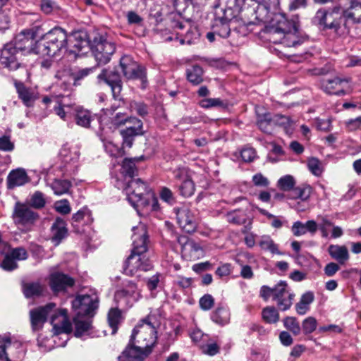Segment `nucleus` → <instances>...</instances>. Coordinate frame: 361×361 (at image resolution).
<instances>
[{"label": "nucleus", "mask_w": 361, "mask_h": 361, "mask_svg": "<svg viewBox=\"0 0 361 361\" xmlns=\"http://www.w3.org/2000/svg\"><path fill=\"white\" fill-rule=\"evenodd\" d=\"M45 203L46 201L44 194L39 191L35 192L30 199L31 206L36 209H41L44 207Z\"/></svg>", "instance_id": "obj_50"}, {"label": "nucleus", "mask_w": 361, "mask_h": 361, "mask_svg": "<svg viewBox=\"0 0 361 361\" xmlns=\"http://www.w3.org/2000/svg\"><path fill=\"white\" fill-rule=\"evenodd\" d=\"M179 190L180 195L183 197H190L195 192V184L193 181L190 178H186L179 185Z\"/></svg>", "instance_id": "obj_43"}, {"label": "nucleus", "mask_w": 361, "mask_h": 361, "mask_svg": "<svg viewBox=\"0 0 361 361\" xmlns=\"http://www.w3.org/2000/svg\"><path fill=\"white\" fill-rule=\"evenodd\" d=\"M72 183L68 180L54 179L51 184V188L54 194L61 195L69 192Z\"/></svg>", "instance_id": "obj_37"}, {"label": "nucleus", "mask_w": 361, "mask_h": 361, "mask_svg": "<svg viewBox=\"0 0 361 361\" xmlns=\"http://www.w3.org/2000/svg\"><path fill=\"white\" fill-rule=\"evenodd\" d=\"M125 190L128 202L135 209H137L139 207H144L148 204L145 197L147 195V186L140 178L130 179Z\"/></svg>", "instance_id": "obj_7"}, {"label": "nucleus", "mask_w": 361, "mask_h": 361, "mask_svg": "<svg viewBox=\"0 0 361 361\" xmlns=\"http://www.w3.org/2000/svg\"><path fill=\"white\" fill-rule=\"evenodd\" d=\"M1 267L3 269L10 271L17 269L18 264L16 261L7 253L1 262Z\"/></svg>", "instance_id": "obj_54"}, {"label": "nucleus", "mask_w": 361, "mask_h": 361, "mask_svg": "<svg viewBox=\"0 0 361 361\" xmlns=\"http://www.w3.org/2000/svg\"><path fill=\"white\" fill-rule=\"evenodd\" d=\"M59 157L62 161L67 164L71 162L73 157L72 156L70 148L66 145H63L59 151Z\"/></svg>", "instance_id": "obj_58"}, {"label": "nucleus", "mask_w": 361, "mask_h": 361, "mask_svg": "<svg viewBox=\"0 0 361 361\" xmlns=\"http://www.w3.org/2000/svg\"><path fill=\"white\" fill-rule=\"evenodd\" d=\"M92 222L91 212L83 208L74 214L72 216V226L75 232L80 233L83 231L82 226Z\"/></svg>", "instance_id": "obj_25"}, {"label": "nucleus", "mask_w": 361, "mask_h": 361, "mask_svg": "<svg viewBox=\"0 0 361 361\" xmlns=\"http://www.w3.org/2000/svg\"><path fill=\"white\" fill-rule=\"evenodd\" d=\"M274 128L276 126L283 127L286 133L292 132V122L290 119L285 116L276 114L273 116Z\"/></svg>", "instance_id": "obj_40"}, {"label": "nucleus", "mask_w": 361, "mask_h": 361, "mask_svg": "<svg viewBox=\"0 0 361 361\" xmlns=\"http://www.w3.org/2000/svg\"><path fill=\"white\" fill-rule=\"evenodd\" d=\"M68 229L65 221L61 218H57L51 227V238L56 245H59L61 240L67 236Z\"/></svg>", "instance_id": "obj_26"}, {"label": "nucleus", "mask_w": 361, "mask_h": 361, "mask_svg": "<svg viewBox=\"0 0 361 361\" xmlns=\"http://www.w3.org/2000/svg\"><path fill=\"white\" fill-rule=\"evenodd\" d=\"M231 314L227 307L219 305L211 314V319L218 325L224 326L229 323Z\"/></svg>", "instance_id": "obj_31"}, {"label": "nucleus", "mask_w": 361, "mask_h": 361, "mask_svg": "<svg viewBox=\"0 0 361 361\" xmlns=\"http://www.w3.org/2000/svg\"><path fill=\"white\" fill-rule=\"evenodd\" d=\"M14 149V144L10 140V137L4 135L0 137V150L11 152Z\"/></svg>", "instance_id": "obj_56"}, {"label": "nucleus", "mask_w": 361, "mask_h": 361, "mask_svg": "<svg viewBox=\"0 0 361 361\" xmlns=\"http://www.w3.org/2000/svg\"><path fill=\"white\" fill-rule=\"evenodd\" d=\"M289 194V198L294 200H300L302 202L307 200L311 194V188L310 186L293 187Z\"/></svg>", "instance_id": "obj_36"}, {"label": "nucleus", "mask_w": 361, "mask_h": 361, "mask_svg": "<svg viewBox=\"0 0 361 361\" xmlns=\"http://www.w3.org/2000/svg\"><path fill=\"white\" fill-rule=\"evenodd\" d=\"M38 218L37 213L34 212L28 206L17 202L14 207L13 219L18 226L32 224Z\"/></svg>", "instance_id": "obj_16"}, {"label": "nucleus", "mask_w": 361, "mask_h": 361, "mask_svg": "<svg viewBox=\"0 0 361 361\" xmlns=\"http://www.w3.org/2000/svg\"><path fill=\"white\" fill-rule=\"evenodd\" d=\"M128 123H132L133 125L121 131L122 136L135 137L137 135L142 134V122L141 120L135 117H130Z\"/></svg>", "instance_id": "obj_33"}, {"label": "nucleus", "mask_w": 361, "mask_h": 361, "mask_svg": "<svg viewBox=\"0 0 361 361\" xmlns=\"http://www.w3.org/2000/svg\"><path fill=\"white\" fill-rule=\"evenodd\" d=\"M75 111V121L79 126L88 128L90 126L92 121L94 119V116L92 113L81 106H76L74 109Z\"/></svg>", "instance_id": "obj_29"}, {"label": "nucleus", "mask_w": 361, "mask_h": 361, "mask_svg": "<svg viewBox=\"0 0 361 361\" xmlns=\"http://www.w3.org/2000/svg\"><path fill=\"white\" fill-rule=\"evenodd\" d=\"M307 6V0H291L288 8L290 11H295L299 8H306Z\"/></svg>", "instance_id": "obj_63"}, {"label": "nucleus", "mask_w": 361, "mask_h": 361, "mask_svg": "<svg viewBox=\"0 0 361 361\" xmlns=\"http://www.w3.org/2000/svg\"><path fill=\"white\" fill-rule=\"evenodd\" d=\"M95 67L82 68L75 73H73L71 77L73 80L74 85H79L80 81L87 77L95 71Z\"/></svg>", "instance_id": "obj_45"}, {"label": "nucleus", "mask_w": 361, "mask_h": 361, "mask_svg": "<svg viewBox=\"0 0 361 361\" xmlns=\"http://www.w3.org/2000/svg\"><path fill=\"white\" fill-rule=\"evenodd\" d=\"M135 161V159L128 158H126L123 161L121 173L125 177H129L130 179H133V178L136 175L137 169Z\"/></svg>", "instance_id": "obj_39"}, {"label": "nucleus", "mask_w": 361, "mask_h": 361, "mask_svg": "<svg viewBox=\"0 0 361 361\" xmlns=\"http://www.w3.org/2000/svg\"><path fill=\"white\" fill-rule=\"evenodd\" d=\"M90 42L85 32H75L68 37V50L71 53L82 51L90 47Z\"/></svg>", "instance_id": "obj_22"}, {"label": "nucleus", "mask_w": 361, "mask_h": 361, "mask_svg": "<svg viewBox=\"0 0 361 361\" xmlns=\"http://www.w3.org/2000/svg\"><path fill=\"white\" fill-rule=\"evenodd\" d=\"M294 297L295 295L288 288V284L284 281H281L274 287L273 300L282 311H286L291 307Z\"/></svg>", "instance_id": "obj_13"}, {"label": "nucleus", "mask_w": 361, "mask_h": 361, "mask_svg": "<svg viewBox=\"0 0 361 361\" xmlns=\"http://www.w3.org/2000/svg\"><path fill=\"white\" fill-rule=\"evenodd\" d=\"M22 54L15 49L12 43L4 44L0 53V63L6 68L11 71L23 70L26 74L27 71L25 65L20 62V56Z\"/></svg>", "instance_id": "obj_9"}, {"label": "nucleus", "mask_w": 361, "mask_h": 361, "mask_svg": "<svg viewBox=\"0 0 361 361\" xmlns=\"http://www.w3.org/2000/svg\"><path fill=\"white\" fill-rule=\"evenodd\" d=\"M130 109L139 116L144 117L148 114L147 105L143 102L133 101L130 103Z\"/></svg>", "instance_id": "obj_49"}, {"label": "nucleus", "mask_w": 361, "mask_h": 361, "mask_svg": "<svg viewBox=\"0 0 361 361\" xmlns=\"http://www.w3.org/2000/svg\"><path fill=\"white\" fill-rule=\"evenodd\" d=\"M121 318V312L118 309L112 308L108 314V321L110 326L113 329V334H115L117 329V325Z\"/></svg>", "instance_id": "obj_48"}, {"label": "nucleus", "mask_w": 361, "mask_h": 361, "mask_svg": "<svg viewBox=\"0 0 361 361\" xmlns=\"http://www.w3.org/2000/svg\"><path fill=\"white\" fill-rule=\"evenodd\" d=\"M157 336L150 317L142 320L133 330L128 344L118 356V361H144L157 345Z\"/></svg>", "instance_id": "obj_1"}, {"label": "nucleus", "mask_w": 361, "mask_h": 361, "mask_svg": "<svg viewBox=\"0 0 361 361\" xmlns=\"http://www.w3.org/2000/svg\"><path fill=\"white\" fill-rule=\"evenodd\" d=\"M140 298V292L137 289V284L132 281H128L125 285V287L118 290L115 293V300L117 301L124 300L127 304L131 305L137 301Z\"/></svg>", "instance_id": "obj_19"}, {"label": "nucleus", "mask_w": 361, "mask_h": 361, "mask_svg": "<svg viewBox=\"0 0 361 361\" xmlns=\"http://www.w3.org/2000/svg\"><path fill=\"white\" fill-rule=\"evenodd\" d=\"M227 218L229 222L238 225L245 224L247 222L246 216L243 213L233 212L229 213Z\"/></svg>", "instance_id": "obj_53"}, {"label": "nucleus", "mask_w": 361, "mask_h": 361, "mask_svg": "<svg viewBox=\"0 0 361 361\" xmlns=\"http://www.w3.org/2000/svg\"><path fill=\"white\" fill-rule=\"evenodd\" d=\"M257 125L263 133L271 134L274 130L273 116L269 112L262 114L257 112Z\"/></svg>", "instance_id": "obj_28"}, {"label": "nucleus", "mask_w": 361, "mask_h": 361, "mask_svg": "<svg viewBox=\"0 0 361 361\" xmlns=\"http://www.w3.org/2000/svg\"><path fill=\"white\" fill-rule=\"evenodd\" d=\"M262 319L269 324L276 323L279 319V314L274 307H264L262 312Z\"/></svg>", "instance_id": "obj_41"}, {"label": "nucleus", "mask_w": 361, "mask_h": 361, "mask_svg": "<svg viewBox=\"0 0 361 361\" xmlns=\"http://www.w3.org/2000/svg\"><path fill=\"white\" fill-rule=\"evenodd\" d=\"M279 5V0H262V4L258 9H265L267 11L276 10Z\"/></svg>", "instance_id": "obj_59"}, {"label": "nucleus", "mask_w": 361, "mask_h": 361, "mask_svg": "<svg viewBox=\"0 0 361 361\" xmlns=\"http://www.w3.org/2000/svg\"><path fill=\"white\" fill-rule=\"evenodd\" d=\"M199 305L202 310L208 311L214 306V299L212 295L205 294L200 299Z\"/></svg>", "instance_id": "obj_51"}, {"label": "nucleus", "mask_w": 361, "mask_h": 361, "mask_svg": "<svg viewBox=\"0 0 361 361\" xmlns=\"http://www.w3.org/2000/svg\"><path fill=\"white\" fill-rule=\"evenodd\" d=\"M350 79L334 77L331 79H324L322 82V87L324 92L329 94L344 95L349 87Z\"/></svg>", "instance_id": "obj_18"}, {"label": "nucleus", "mask_w": 361, "mask_h": 361, "mask_svg": "<svg viewBox=\"0 0 361 361\" xmlns=\"http://www.w3.org/2000/svg\"><path fill=\"white\" fill-rule=\"evenodd\" d=\"M292 232L295 236H300L305 234L307 231L305 224L299 221L295 222L292 226Z\"/></svg>", "instance_id": "obj_61"}, {"label": "nucleus", "mask_w": 361, "mask_h": 361, "mask_svg": "<svg viewBox=\"0 0 361 361\" xmlns=\"http://www.w3.org/2000/svg\"><path fill=\"white\" fill-rule=\"evenodd\" d=\"M14 45L15 49L23 54V52H30L34 45L33 34L29 31H22L16 35L14 40L10 42ZM35 50V48H34Z\"/></svg>", "instance_id": "obj_21"}, {"label": "nucleus", "mask_w": 361, "mask_h": 361, "mask_svg": "<svg viewBox=\"0 0 361 361\" xmlns=\"http://www.w3.org/2000/svg\"><path fill=\"white\" fill-rule=\"evenodd\" d=\"M87 315H78L73 319L75 326L74 335L76 337H82L85 335H90L92 333V320L86 317Z\"/></svg>", "instance_id": "obj_24"}, {"label": "nucleus", "mask_w": 361, "mask_h": 361, "mask_svg": "<svg viewBox=\"0 0 361 361\" xmlns=\"http://www.w3.org/2000/svg\"><path fill=\"white\" fill-rule=\"evenodd\" d=\"M226 11L221 9V13H216L212 25V29L214 33L222 38L228 37L231 32L229 23L231 19L226 16Z\"/></svg>", "instance_id": "obj_20"}, {"label": "nucleus", "mask_w": 361, "mask_h": 361, "mask_svg": "<svg viewBox=\"0 0 361 361\" xmlns=\"http://www.w3.org/2000/svg\"><path fill=\"white\" fill-rule=\"evenodd\" d=\"M295 185V180L291 175H286L280 178L277 186L283 191H290Z\"/></svg>", "instance_id": "obj_42"}, {"label": "nucleus", "mask_w": 361, "mask_h": 361, "mask_svg": "<svg viewBox=\"0 0 361 361\" xmlns=\"http://www.w3.org/2000/svg\"><path fill=\"white\" fill-rule=\"evenodd\" d=\"M132 231V252L125 261L123 271L126 275L140 277L142 272L148 271L153 267L145 255L148 250V234L146 226L142 224L133 226Z\"/></svg>", "instance_id": "obj_2"}, {"label": "nucleus", "mask_w": 361, "mask_h": 361, "mask_svg": "<svg viewBox=\"0 0 361 361\" xmlns=\"http://www.w3.org/2000/svg\"><path fill=\"white\" fill-rule=\"evenodd\" d=\"M252 182L257 187H267L269 185V180L261 173H257L252 176Z\"/></svg>", "instance_id": "obj_57"}, {"label": "nucleus", "mask_w": 361, "mask_h": 361, "mask_svg": "<svg viewBox=\"0 0 361 361\" xmlns=\"http://www.w3.org/2000/svg\"><path fill=\"white\" fill-rule=\"evenodd\" d=\"M68 312L66 309L56 310L54 303H49L44 307L30 311V319L32 329H39L46 322L47 317H50V322L55 334L72 331V325L68 319Z\"/></svg>", "instance_id": "obj_4"}, {"label": "nucleus", "mask_w": 361, "mask_h": 361, "mask_svg": "<svg viewBox=\"0 0 361 361\" xmlns=\"http://www.w3.org/2000/svg\"><path fill=\"white\" fill-rule=\"evenodd\" d=\"M160 197L163 201L171 204L175 201L173 192L168 188H163L161 190Z\"/></svg>", "instance_id": "obj_60"}, {"label": "nucleus", "mask_w": 361, "mask_h": 361, "mask_svg": "<svg viewBox=\"0 0 361 361\" xmlns=\"http://www.w3.org/2000/svg\"><path fill=\"white\" fill-rule=\"evenodd\" d=\"M98 80H103L111 87L113 98L118 102L123 101L121 91L123 89V82L121 75L118 71H107L103 69L97 76Z\"/></svg>", "instance_id": "obj_11"}, {"label": "nucleus", "mask_w": 361, "mask_h": 361, "mask_svg": "<svg viewBox=\"0 0 361 361\" xmlns=\"http://www.w3.org/2000/svg\"><path fill=\"white\" fill-rule=\"evenodd\" d=\"M283 324L284 326L295 336H298L301 333V326L295 317H286L283 320Z\"/></svg>", "instance_id": "obj_47"}, {"label": "nucleus", "mask_w": 361, "mask_h": 361, "mask_svg": "<svg viewBox=\"0 0 361 361\" xmlns=\"http://www.w3.org/2000/svg\"><path fill=\"white\" fill-rule=\"evenodd\" d=\"M339 268L336 263L330 262L325 266L324 274L329 277L333 276L339 270Z\"/></svg>", "instance_id": "obj_64"}, {"label": "nucleus", "mask_w": 361, "mask_h": 361, "mask_svg": "<svg viewBox=\"0 0 361 361\" xmlns=\"http://www.w3.org/2000/svg\"><path fill=\"white\" fill-rule=\"evenodd\" d=\"M203 69L198 65H194L186 71L188 80L194 85H200L203 81Z\"/></svg>", "instance_id": "obj_35"}, {"label": "nucleus", "mask_w": 361, "mask_h": 361, "mask_svg": "<svg viewBox=\"0 0 361 361\" xmlns=\"http://www.w3.org/2000/svg\"><path fill=\"white\" fill-rule=\"evenodd\" d=\"M307 167L310 171L315 176H320L323 173L322 162L314 157H312L307 161Z\"/></svg>", "instance_id": "obj_46"}, {"label": "nucleus", "mask_w": 361, "mask_h": 361, "mask_svg": "<svg viewBox=\"0 0 361 361\" xmlns=\"http://www.w3.org/2000/svg\"><path fill=\"white\" fill-rule=\"evenodd\" d=\"M49 284L54 294L65 293L75 284L73 278L63 273L56 271L50 274Z\"/></svg>", "instance_id": "obj_15"}, {"label": "nucleus", "mask_w": 361, "mask_h": 361, "mask_svg": "<svg viewBox=\"0 0 361 361\" xmlns=\"http://www.w3.org/2000/svg\"><path fill=\"white\" fill-rule=\"evenodd\" d=\"M14 86L18 97L23 101V104L27 106H32L34 102L37 99L36 92L17 80H14Z\"/></svg>", "instance_id": "obj_23"}, {"label": "nucleus", "mask_w": 361, "mask_h": 361, "mask_svg": "<svg viewBox=\"0 0 361 361\" xmlns=\"http://www.w3.org/2000/svg\"><path fill=\"white\" fill-rule=\"evenodd\" d=\"M242 159L245 162H252L257 157V153L254 148L246 147L240 152Z\"/></svg>", "instance_id": "obj_55"}, {"label": "nucleus", "mask_w": 361, "mask_h": 361, "mask_svg": "<svg viewBox=\"0 0 361 361\" xmlns=\"http://www.w3.org/2000/svg\"><path fill=\"white\" fill-rule=\"evenodd\" d=\"M276 25L267 29L268 39L274 44H283L295 47L305 41V35L299 30L298 22L288 20L283 14L276 16Z\"/></svg>", "instance_id": "obj_3"}, {"label": "nucleus", "mask_w": 361, "mask_h": 361, "mask_svg": "<svg viewBox=\"0 0 361 361\" xmlns=\"http://www.w3.org/2000/svg\"><path fill=\"white\" fill-rule=\"evenodd\" d=\"M72 307L79 316L91 315L97 308V298L89 295H78L72 301Z\"/></svg>", "instance_id": "obj_17"}, {"label": "nucleus", "mask_w": 361, "mask_h": 361, "mask_svg": "<svg viewBox=\"0 0 361 361\" xmlns=\"http://www.w3.org/2000/svg\"><path fill=\"white\" fill-rule=\"evenodd\" d=\"M177 240L181 245V254L185 259L194 261L203 256L204 252L202 247L188 236H179Z\"/></svg>", "instance_id": "obj_14"}, {"label": "nucleus", "mask_w": 361, "mask_h": 361, "mask_svg": "<svg viewBox=\"0 0 361 361\" xmlns=\"http://www.w3.org/2000/svg\"><path fill=\"white\" fill-rule=\"evenodd\" d=\"M90 46L92 52L99 65H105L109 63L116 50L114 43L107 41L100 35L94 38Z\"/></svg>", "instance_id": "obj_8"}, {"label": "nucleus", "mask_w": 361, "mask_h": 361, "mask_svg": "<svg viewBox=\"0 0 361 361\" xmlns=\"http://www.w3.org/2000/svg\"><path fill=\"white\" fill-rule=\"evenodd\" d=\"M29 181V178L24 169H18L11 171L7 178V185L9 189L21 186Z\"/></svg>", "instance_id": "obj_27"}, {"label": "nucleus", "mask_w": 361, "mask_h": 361, "mask_svg": "<svg viewBox=\"0 0 361 361\" xmlns=\"http://www.w3.org/2000/svg\"><path fill=\"white\" fill-rule=\"evenodd\" d=\"M68 51V35L65 30L55 27L35 43V52L47 56L61 55Z\"/></svg>", "instance_id": "obj_5"}, {"label": "nucleus", "mask_w": 361, "mask_h": 361, "mask_svg": "<svg viewBox=\"0 0 361 361\" xmlns=\"http://www.w3.org/2000/svg\"><path fill=\"white\" fill-rule=\"evenodd\" d=\"M199 104L204 109L214 107L226 109L228 107V102L220 98H204L199 102Z\"/></svg>", "instance_id": "obj_38"}, {"label": "nucleus", "mask_w": 361, "mask_h": 361, "mask_svg": "<svg viewBox=\"0 0 361 361\" xmlns=\"http://www.w3.org/2000/svg\"><path fill=\"white\" fill-rule=\"evenodd\" d=\"M361 9V4L357 1H352L350 6L345 10L341 8L342 19L345 18V23L351 20L353 23H361V14L357 16L358 11Z\"/></svg>", "instance_id": "obj_30"}, {"label": "nucleus", "mask_w": 361, "mask_h": 361, "mask_svg": "<svg viewBox=\"0 0 361 361\" xmlns=\"http://www.w3.org/2000/svg\"><path fill=\"white\" fill-rule=\"evenodd\" d=\"M23 291L26 298L38 297L44 291V286L39 282L23 283Z\"/></svg>", "instance_id": "obj_34"}, {"label": "nucleus", "mask_w": 361, "mask_h": 361, "mask_svg": "<svg viewBox=\"0 0 361 361\" xmlns=\"http://www.w3.org/2000/svg\"><path fill=\"white\" fill-rule=\"evenodd\" d=\"M174 210L180 227L187 233L194 232L197 226L196 211L188 206H183Z\"/></svg>", "instance_id": "obj_12"}, {"label": "nucleus", "mask_w": 361, "mask_h": 361, "mask_svg": "<svg viewBox=\"0 0 361 361\" xmlns=\"http://www.w3.org/2000/svg\"><path fill=\"white\" fill-rule=\"evenodd\" d=\"M312 22L322 27L324 30H332L335 33L341 35L348 34L350 29L344 23L341 26L342 14L341 6L336 5L332 8L318 9L312 19Z\"/></svg>", "instance_id": "obj_6"}, {"label": "nucleus", "mask_w": 361, "mask_h": 361, "mask_svg": "<svg viewBox=\"0 0 361 361\" xmlns=\"http://www.w3.org/2000/svg\"><path fill=\"white\" fill-rule=\"evenodd\" d=\"M123 75L128 80H140L142 88H145L147 77L145 68L137 63L130 56H124L120 59Z\"/></svg>", "instance_id": "obj_10"}, {"label": "nucleus", "mask_w": 361, "mask_h": 361, "mask_svg": "<svg viewBox=\"0 0 361 361\" xmlns=\"http://www.w3.org/2000/svg\"><path fill=\"white\" fill-rule=\"evenodd\" d=\"M317 321L313 317H308L302 322L301 331L305 335H309L317 329Z\"/></svg>", "instance_id": "obj_44"}, {"label": "nucleus", "mask_w": 361, "mask_h": 361, "mask_svg": "<svg viewBox=\"0 0 361 361\" xmlns=\"http://www.w3.org/2000/svg\"><path fill=\"white\" fill-rule=\"evenodd\" d=\"M9 255L16 260H25L28 257L26 250L23 247L13 248L8 252Z\"/></svg>", "instance_id": "obj_52"}, {"label": "nucleus", "mask_w": 361, "mask_h": 361, "mask_svg": "<svg viewBox=\"0 0 361 361\" xmlns=\"http://www.w3.org/2000/svg\"><path fill=\"white\" fill-rule=\"evenodd\" d=\"M329 253L333 259L341 264L349 258L348 249L344 245H331L329 247Z\"/></svg>", "instance_id": "obj_32"}, {"label": "nucleus", "mask_w": 361, "mask_h": 361, "mask_svg": "<svg viewBox=\"0 0 361 361\" xmlns=\"http://www.w3.org/2000/svg\"><path fill=\"white\" fill-rule=\"evenodd\" d=\"M56 209L59 213L67 214L71 212V207L68 201L66 200H61L56 203Z\"/></svg>", "instance_id": "obj_62"}]
</instances>
